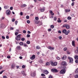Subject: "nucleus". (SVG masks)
<instances>
[{
	"label": "nucleus",
	"mask_w": 78,
	"mask_h": 78,
	"mask_svg": "<svg viewBox=\"0 0 78 78\" xmlns=\"http://www.w3.org/2000/svg\"><path fill=\"white\" fill-rule=\"evenodd\" d=\"M63 68V69H62L60 72V74H64L66 72V69H67L66 67L64 66Z\"/></svg>",
	"instance_id": "obj_1"
},
{
	"label": "nucleus",
	"mask_w": 78,
	"mask_h": 78,
	"mask_svg": "<svg viewBox=\"0 0 78 78\" xmlns=\"http://www.w3.org/2000/svg\"><path fill=\"white\" fill-rule=\"evenodd\" d=\"M50 63L51 66H57V64H58L57 62H53L52 61H50Z\"/></svg>",
	"instance_id": "obj_2"
},
{
	"label": "nucleus",
	"mask_w": 78,
	"mask_h": 78,
	"mask_svg": "<svg viewBox=\"0 0 78 78\" xmlns=\"http://www.w3.org/2000/svg\"><path fill=\"white\" fill-rule=\"evenodd\" d=\"M68 59L69 60V63H71V64H73V59L72 58L70 57H68Z\"/></svg>",
	"instance_id": "obj_3"
},
{
	"label": "nucleus",
	"mask_w": 78,
	"mask_h": 78,
	"mask_svg": "<svg viewBox=\"0 0 78 78\" xmlns=\"http://www.w3.org/2000/svg\"><path fill=\"white\" fill-rule=\"evenodd\" d=\"M20 36H21V34L18 35L16 37V39L17 41H20Z\"/></svg>",
	"instance_id": "obj_4"
},
{
	"label": "nucleus",
	"mask_w": 78,
	"mask_h": 78,
	"mask_svg": "<svg viewBox=\"0 0 78 78\" xmlns=\"http://www.w3.org/2000/svg\"><path fill=\"white\" fill-rule=\"evenodd\" d=\"M11 12L10 11V10H7L6 12V14L7 15H10L11 14Z\"/></svg>",
	"instance_id": "obj_5"
},
{
	"label": "nucleus",
	"mask_w": 78,
	"mask_h": 78,
	"mask_svg": "<svg viewBox=\"0 0 78 78\" xmlns=\"http://www.w3.org/2000/svg\"><path fill=\"white\" fill-rule=\"evenodd\" d=\"M51 71L53 73L58 72V70L57 69H51Z\"/></svg>",
	"instance_id": "obj_6"
},
{
	"label": "nucleus",
	"mask_w": 78,
	"mask_h": 78,
	"mask_svg": "<svg viewBox=\"0 0 78 78\" xmlns=\"http://www.w3.org/2000/svg\"><path fill=\"white\" fill-rule=\"evenodd\" d=\"M62 28L66 27L67 29H69V26L67 24H64L62 27Z\"/></svg>",
	"instance_id": "obj_7"
},
{
	"label": "nucleus",
	"mask_w": 78,
	"mask_h": 78,
	"mask_svg": "<svg viewBox=\"0 0 78 78\" xmlns=\"http://www.w3.org/2000/svg\"><path fill=\"white\" fill-rule=\"evenodd\" d=\"M43 73L46 75H48L49 73V72L47 70H45L43 71Z\"/></svg>",
	"instance_id": "obj_8"
},
{
	"label": "nucleus",
	"mask_w": 78,
	"mask_h": 78,
	"mask_svg": "<svg viewBox=\"0 0 78 78\" xmlns=\"http://www.w3.org/2000/svg\"><path fill=\"white\" fill-rule=\"evenodd\" d=\"M36 58V56L35 55H33L30 58V59L33 60V59H34Z\"/></svg>",
	"instance_id": "obj_9"
},
{
	"label": "nucleus",
	"mask_w": 78,
	"mask_h": 78,
	"mask_svg": "<svg viewBox=\"0 0 78 78\" xmlns=\"http://www.w3.org/2000/svg\"><path fill=\"white\" fill-rule=\"evenodd\" d=\"M35 75H36V72H34L33 73H32L31 74V76H32L33 77H34V76H35Z\"/></svg>",
	"instance_id": "obj_10"
},
{
	"label": "nucleus",
	"mask_w": 78,
	"mask_h": 78,
	"mask_svg": "<svg viewBox=\"0 0 78 78\" xmlns=\"http://www.w3.org/2000/svg\"><path fill=\"white\" fill-rule=\"evenodd\" d=\"M22 75H23V76H27V74H26V73H25V72L24 71H22Z\"/></svg>",
	"instance_id": "obj_11"
},
{
	"label": "nucleus",
	"mask_w": 78,
	"mask_h": 78,
	"mask_svg": "<svg viewBox=\"0 0 78 78\" xmlns=\"http://www.w3.org/2000/svg\"><path fill=\"white\" fill-rule=\"evenodd\" d=\"M48 49H50V50H54L55 49V48L52 47L51 46H48Z\"/></svg>",
	"instance_id": "obj_12"
},
{
	"label": "nucleus",
	"mask_w": 78,
	"mask_h": 78,
	"mask_svg": "<svg viewBox=\"0 0 78 78\" xmlns=\"http://www.w3.org/2000/svg\"><path fill=\"white\" fill-rule=\"evenodd\" d=\"M72 45L75 47V41H72Z\"/></svg>",
	"instance_id": "obj_13"
},
{
	"label": "nucleus",
	"mask_w": 78,
	"mask_h": 78,
	"mask_svg": "<svg viewBox=\"0 0 78 78\" xmlns=\"http://www.w3.org/2000/svg\"><path fill=\"white\" fill-rule=\"evenodd\" d=\"M66 62H62V66H66Z\"/></svg>",
	"instance_id": "obj_14"
},
{
	"label": "nucleus",
	"mask_w": 78,
	"mask_h": 78,
	"mask_svg": "<svg viewBox=\"0 0 78 78\" xmlns=\"http://www.w3.org/2000/svg\"><path fill=\"white\" fill-rule=\"evenodd\" d=\"M16 49L18 50H19L21 49V47L20 46H18L16 48Z\"/></svg>",
	"instance_id": "obj_15"
},
{
	"label": "nucleus",
	"mask_w": 78,
	"mask_h": 78,
	"mask_svg": "<svg viewBox=\"0 0 78 78\" xmlns=\"http://www.w3.org/2000/svg\"><path fill=\"white\" fill-rule=\"evenodd\" d=\"M27 6L26 4H24L21 5V8H24L25 7H26V6Z\"/></svg>",
	"instance_id": "obj_16"
},
{
	"label": "nucleus",
	"mask_w": 78,
	"mask_h": 78,
	"mask_svg": "<svg viewBox=\"0 0 78 78\" xmlns=\"http://www.w3.org/2000/svg\"><path fill=\"white\" fill-rule=\"evenodd\" d=\"M45 11V7H43V9H40V11L41 12H44Z\"/></svg>",
	"instance_id": "obj_17"
},
{
	"label": "nucleus",
	"mask_w": 78,
	"mask_h": 78,
	"mask_svg": "<svg viewBox=\"0 0 78 78\" xmlns=\"http://www.w3.org/2000/svg\"><path fill=\"white\" fill-rule=\"evenodd\" d=\"M67 58V56L66 55H64L63 56V57H62V59H66Z\"/></svg>",
	"instance_id": "obj_18"
},
{
	"label": "nucleus",
	"mask_w": 78,
	"mask_h": 78,
	"mask_svg": "<svg viewBox=\"0 0 78 78\" xmlns=\"http://www.w3.org/2000/svg\"><path fill=\"white\" fill-rule=\"evenodd\" d=\"M15 65L14 63H13V64H12V69H14V68H15Z\"/></svg>",
	"instance_id": "obj_19"
},
{
	"label": "nucleus",
	"mask_w": 78,
	"mask_h": 78,
	"mask_svg": "<svg viewBox=\"0 0 78 78\" xmlns=\"http://www.w3.org/2000/svg\"><path fill=\"white\" fill-rule=\"evenodd\" d=\"M49 12L51 16H53V15H54V13L53 12H52V11H50Z\"/></svg>",
	"instance_id": "obj_20"
},
{
	"label": "nucleus",
	"mask_w": 78,
	"mask_h": 78,
	"mask_svg": "<svg viewBox=\"0 0 78 78\" xmlns=\"http://www.w3.org/2000/svg\"><path fill=\"white\" fill-rule=\"evenodd\" d=\"M69 33H70V30H68L65 33V34H66V35H68Z\"/></svg>",
	"instance_id": "obj_21"
},
{
	"label": "nucleus",
	"mask_w": 78,
	"mask_h": 78,
	"mask_svg": "<svg viewBox=\"0 0 78 78\" xmlns=\"http://www.w3.org/2000/svg\"><path fill=\"white\" fill-rule=\"evenodd\" d=\"M66 32H67V30H66V29H64V30H63L62 32L63 33H66Z\"/></svg>",
	"instance_id": "obj_22"
},
{
	"label": "nucleus",
	"mask_w": 78,
	"mask_h": 78,
	"mask_svg": "<svg viewBox=\"0 0 78 78\" xmlns=\"http://www.w3.org/2000/svg\"><path fill=\"white\" fill-rule=\"evenodd\" d=\"M65 11L66 12H70V10L66 9L65 10Z\"/></svg>",
	"instance_id": "obj_23"
},
{
	"label": "nucleus",
	"mask_w": 78,
	"mask_h": 78,
	"mask_svg": "<svg viewBox=\"0 0 78 78\" xmlns=\"http://www.w3.org/2000/svg\"><path fill=\"white\" fill-rule=\"evenodd\" d=\"M74 58L75 59H78V56L76 55L75 56Z\"/></svg>",
	"instance_id": "obj_24"
},
{
	"label": "nucleus",
	"mask_w": 78,
	"mask_h": 78,
	"mask_svg": "<svg viewBox=\"0 0 78 78\" xmlns=\"http://www.w3.org/2000/svg\"><path fill=\"white\" fill-rule=\"evenodd\" d=\"M23 45L24 47H28L27 44H25V43H24V44H23Z\"/></svg>",
	"instance_id": "obj_25"
},
{
	"label": "nucleus",
	"mask_w": 78,
	"mask_h": 78,
	"mask_svg": "<svg viewBox=\"0 0 78 78\" xmlns=\"http://www.w3.org/2000/svg\"><path fill=\"white\" fill-rule=\"evenodd\" d=\"M75 73H78V68L76 69L75 71Z\"/></svg>",
	"instance_id": "obj_26"
},
{
	"label": "nucleus",
	"mask_w": 78,
	"mask_h": 78,
	"mask_svg": "<svg viewBox=\"0 0 78 78\" xmlns=\"http://www.w3.org/2000/svg\"><path fill=\"white\" fill-rule=\"evenodd\" d=\"M36 49H41V47L39 46H37L36 47Z\"/></svg>",
	"instance_id": "obj_27"
},
{
	"label": "nucleus",
	"mask_w": 78,
	"mask_h": 78,
	"mask_svg": "<svg viewBox=\"0 0 78 78\" xmlns=\"http://www.w3.org/2000/svg\"><path fill=\"white\" fill-rule=\"evenodd\" d=\"M8 8H9V7H8V5L5 6H4V8H5V9H8Z\"/></svg>",
	"instance_id": "obj_28"
},
{
	"label": "nucleus",
	"mask_w": 78,
	"mask_h": 78,
	"mask_svg": "<svg viewBox=\"0 0 78 78\" xmlns=\"http://www.w3.org/2000/svg\"><path fill=\"white\" fill-rule=\"evenodd\" d=\"M19 44L20 45H23V43L22 42H20Z\"/></svg>",
	"instance_id": "obj_29"
},
{
	"label": "nucleus",
	"mask_w": 78,
	"mask_h": 78,
	"mask_svg": "<svg viewBox=\"0 0 78 78\" xmlns=\"http://www.w3.org/2000/svg\"><path fill=\"white\" fill-rule=\"evenodd\" d=\"M21 40L22 41H24L25 40V39L24 38H22L21 39Z\"/></svg>",
	"instance_id": "obj_30"
},
{
	"label": "nucleus",
	"mask_w": 78,
	"mask_h": 78,
	"mask_svg": "<svg viewBox=\"0 0 78 78\" xmlns=\"http://www.w3.org/2000/svg\"><path fill=\"white\" fill-rule=\"evenodd\" d=\"M75 78H78V74H76L75 75Z\"/></svg>",
	"instance_id": "obj_31"
},
{
	"label": "nucleus",
	"mask_w": 78,
	"mask_h": 78,
	"mask_svg": "<svg viewBox=\"0 0 78 78\" xmlns=\"http://www.w3.org/2000/svg\"><path fill=\"white\" fill-rule=\"evenodd\" d=\"M49 65H50V63H49V62H47L46 63V66H49Z\"/></svg>",
	"instance_id": "obj_32"
},
{
	"label": "nucleus",
	"mask_w": 78,
	"mask_h": 78,
	"mask_svg": "<svg viewBox=\"0 0 78 78\" xmlns=\"http://www.w3.org/2000/svg\"><path fill=\"white\" fill-rule=\"evenodd\" d=\"M71 17L70 16H69L67 18V19H68V20H71Z\"/></svg>",
	"instance_id": "obj_33"
},
{
	"label": "nucleus",
	"mask_w": 78,
	"mask_h": 78,
	"mask_svg": "<svg viewBox=\"0 0 78 78\" xmlns=\"http://www.w3.org/2000/svg\"><path fill=\"white\" fill-rule=\"evenodd\" d=\"M26 18L27 19H29L30 18V16H26Z\"/></svg>",
	"instance_id": "obj_34"
},
{
	"label": "nucleus",
	"mask_w": 78,
	"mask_h": 78,
	"mask_svg": "<svg viewBox=\"0 0 78 78\" xmlns=\"http://www.w3.org/2000/svg\"><path fill=\"white\" fill-rule=\"evenodd\" d=\"M27 44H30V41H27Z\"/></svg>",
	"instance_id": "obj_35"
},
{
	"label": "nucleus",
	"mask_w": 78,
	"mask_h": 78,
	"mask_svg": "<svg viewBox=\"0 0 78 78\" xmlns=\"http://www.w3.org/2000/svg\"><path fill=\"white\" fill-rule=\"evenodd\" d=\"M35 19L37 20H38L39 19V18H38L37 17H35Z\"/></svg>",
	"instance_id": "obj_36"
},
{
	"label": "nucleus",
	"mask_w": 78,
	"mask_h": 78,
	"mask_svg": "<svg viewBox=\"0 0 78 78\" xmlns=\"http://www.w3.org/2000/svg\"><path fill=\"white\" fill-rule=\"evenodd\" d=\"M27 37H30V35L28 34L27 35Z\"/></svg>",
	"instance_id": "obj_37"
},
{
	"label": "nucleus",
	"mask_w": 78,
	"mask_h": 78,
	"mask_svg": "<svg viewBox=\"0 0 78 78\" xmlns=\"http://www.w3.org/2000/svg\"><path fill=\"white\" fill-rule=\"evenodd\" d=\"M41 76H45V75L44 74L42 73L41 74Z\"/></svg>",
	"instance_id": "obj_38"
},
{
	"label": "nucleus",
	"mask_w": 78,
	"mask_h": 78,
	"mask_svg": "<svg viewBox=\"0 0 78 78\" xmlns=\"http://www.w3.org/2000/svg\"><path fill=\"white\" fill-rule=\"evenodd\" d=\"M66 50H67V48H65L63 49V50H64V51H66Z\"/></svg>",
	"instance_id": "obj_39"
},
{
	"label": "nucleus",
	"mask_w": 78,
	"mask_h": 78,
	"mask_svg": "<svg viewBox=\"0 0 78 78\" xmlns=\"http://www.w3.org/2000/svg\"><path fill=\"white\" fill-rule=\"evenodd\" d=\"M57 22H58V23H61V20H59L57 21Z\"/></svg>",
	"instance_id": "obj_40"
},
{
	"label": "nucleus",
	"mask_w": 78,
	"mask_h": 78,
	"mask_svg": "<svg viewBox=\"0 0 78 78\" xmlns=\"http://www.w3.org/2000/svg\"><path fill=\"white\" fill-rule=\"evenodd\" d=\"M3 72H5V70H3L1 71V72H0V74H2V73H3Z\"/></svg>",
	"instance_id": "obj_41"
},
{
	"label": "nucleus",
	"mask_w": 78,
	"mask_h": 78,
	"mask_svg": "<svg viewBox=\"0 0 78 78\" xmlns=\"http://www.w3.org/2000/svg\"><path fill=\"white\" fill-rule=\"evenodd\" d=\"M56 19H57V18H56V17H54V20L55 21H56Z\"/></svg>",
	"instance_id": "obj_42"
},
{
	"label": "nucleus",
	"mask_w": 78,
	"mask_h": 78,
	"mask_svg": "<svg viewBox=\"0 0 78 78\" xmlns=\"http://www.w3.org/2000/svg\"><path fill=\"white\" fill-rule=\"evenodd\" d=\"M22 68L23 69H25V65H23L22 66Z\"/></svg>",
	"instance_id": "obj_43"
},
{
	"label": "nucleus",
	"mask_w": 78,
	"mask_h": 78,
	"mask_svg": "<svg viewBox=\"0 0 78 78\" xmlns=\"http://www.w3.org/2000/svg\"><path fill=\"white\" fill-rule=\"evenodd\" d=\"M35 24H37L39 23V22H38V21H36L35 22Z\"/></svg>",
	"instance_id": "obj_44"
},
{
	"label": "nucleus",
	"mask_w": 78,
	"mask_h": 78,
	"mask_svg": "<svg viewBox=\"0 0 78 78\" xmlns=\"http://www.w3.org/2000/svg\"><path fill=\"white\" fill-rule=\"evenodd\" d=\"M27 23H30V21L29 20H27Z\"/></svg>",
	"instance_id": "obj_45"
},
{
	"label": "nucleus",
	"mask_w": 78,
	"mask_h": 78,
	"mask_svg": "<svg viewBox=\"0 0 78 78\" xmlns=\"http://www.w3.org/2000/svg\"><path fill=\"white\" fill-rule=\"evenodd\" d=\"M26 31L25 30H23V33L25 34V33H26Z\"/></svg>",
	"instance_id": "obj_46"
},
{
	"label": "nucleus",
	"mask_w": 78,
	"mask_h": 78,
	"mask_svg": "<svg viewBox=\"0 0 78 78\" xmlns=\"http://www.w3.org/2000/svg\"><path fill=\"white\" fill-rule=\"evenodd\" d=\"M48 31H51V28H49L48 29Z\"/></svg>",
	"instance_id": "obj_47"
},
{
	"label": "nucleus",
	"mask_w": 78,
	"mask_h": 78,
	"mask_svg": "<svg viewBox=\"0 0 78 78\" xmlns=\"http://www.w3.org/2000/svg\"><path fill=\"white\" fill-rule=\"evenodd\" d=\"M51 27L52 28H54V26H53V25H51Z\"/></svg>",
	"instance_id": "obj_48"
},
{
	"label": "nucleus",
	"mask_w": 78,
	"mask_h": 78,
	"mask_svg": "<svg viewBox=\"0 0 78 78\" xmlns=\"http://www.w3.org/2000/svg\"><path fill=\"white\" fill-rule=\"evenodd\" d=\"M57 59H58V60H59L60 59V58L58 56L57 57Z\"/></svg>",
	"instance_id": "obj_49"
},
{
	"label": "nucleus",
	"mask_w": 78,
	"mask_h": 78,
	"mask_svg": "<svg viewBox=\"0 0 78 78\" xmlns=\"http://www.w3.org/2000/svg\"><path fill=\"white\" fill-rule=\"evenodd\" d=\"M58 38L60 40L62 39V37L61 36L59 37Z\"/></svg>",
	"instance_id": "obj_50"
},
{
	"label": "nucleus",
	"mask_w": 78,
	"mask_h": 78,
	"mask_svg": "<svg viewBox=\"0 0 78 78\" xmlns=\"http://www.w3.org/2000/svg\"><path fill=\"white\" fill-rule=\"evenodd\" d=\"M2 37L3 39H5V37L3 36H2Z\"/></svg>",
	"instance_id": "obj_51"
},
{
	"label": "nucleus",
	"mask_w": 78,
	"mask_h": 78,
	"mask_svg": "<svg viewBox=\"0 0 78 78\" xmlns=\"http://www.w3.org/2000/svg\"><path fill=\"white\" fill-rule=\"evenodd\" d=\"M10 10H12V9H13V7H11L10 8Z\"/></svg>",
	"instance_id": "obj_52"
},
{
	"label": "nucleus",
	"mask_w": 78,
	"mask_h": 78,
	"mask_svg": "<svg viewBox=\"0 0 78 78\" xmlns=\"http://www.w3.org/2000/svg\"><path fill=\"white\" fill-rule=\"evenodd\" d=\"M18 34H19V33L18 32H16L15 33V34L16 36H17Z\"/></svg>",
	"instance_id": "obj_53"
},
{
	"label": "nucleus",
	"mask_w": 78,
	"mask_h": 78,
	"mask_svg": "<svg viewBox=\"0 0 78 78\" xmlns=\"http://www.w3.org/2000/svg\"><path fill=\"white\" fill-rule=\"evenodd\" d=\"M7 58L9 59V58H11V56H10L9 55H8L7 56Z\"/></svg>",
	"instance_id": "obj_54"
},
{
	"label": "nucleus",
	"mask_w": 78,
	"mask_h": 78,
	"mask_svg": "<svg viewBox=\"0 0 78 78\" xmlns=\"http://www.w3.org/2000/svg\"><path fill=\"white\" fill-rule=\"evenodd\" d=\"M28 34H31V32L30 31H27Z\"/></svg>",
	"instance_id": "obj_55"
},
{
	"label": "nucleus",
	"mask_w": 78,
	"mask_h": 78,
	"mask_svg": "<svg viewBox=\"0 0 78 78\" xmlns=\"http://www.w3.org/2000/svg\"><path fill=\"white\" fill-rule=\"evenodd\" d=\"M12 22H14L15 21V19H13L12 20Z\"/></svg>",
	"instance_id": "obj_56"
},
{
	"label": "nucleus",
	"mask_w": 78,
	"mask_h": 78,
	"mask_svg": "<svg viewBox=\"0 0 78 78\" xmlns=\"http://www.w3.org/2000/svg\"><path fill=\"white\" fill-rule=\"evenodd\" d=\"M15 24L16 25H17V21H15Z\"/></svg>",
	"instance_id": "obj_57"
},
{
	"label": "nucleus",
	"mask_w": 78,
	"mask_h": 78,
	"mask_svg": "<svg viewBox=\"0 0 78 78\" xmlns=\"http://www.w3.org/2000/svg\"><path fill=\"white\" fill-rule=\"evenodd\" d=\"M58 33H60V34H61V31L60 30H59L58 31Z\"/></svg>",
	"instance_id": "obj_58"
},
{
	"label": "nucleus",
	"mask_w": 78,
	"mask_h": 78,
	"mask_svg": "<svg viewBox=\"0 0 78 78\" xmlns=\"http://www.w3.org/2000/svg\"><path fill=\"white\" fill-rule=\"evenodd\" d=\"M10 30H14V28L13 27H11L10 28Z\"/></svg>",
	"instance_id": "obj_59"
},
{
	"label": "nucleus",
	"mask_w": 78,
	"mask_h": 78,
	"mask_svg": "<svg viewBox=\"0 0 78 78\" xmlns=\"http://www.w3.org/2000/svg\"><path fill=\"white\" fill-rule=\"evenodd\" d=\"M76 63H78V60H76L75 61Z\"/></svg>",
	"instance_id": "obj_60"
},
{
	"label": "nucleus",
	"mask_w": 78,
	"mask_h": 78,
	"mask_svg": "<svg viewBox=\"0 0 78 78\" xmlns=\"http://www.w3.org/2000/svg\"><path fill=\"white\" fill-rule=\"evenodd\" d=\"M77 50L76 51H77V53H78V47H77Z\"/></svg>",
	"instance_id": "obj_61"
},
{
	"label": "nucleus",
	"mask_w": 78,
	"mask_h": 78,
	"mask_svg": "<svg viewBox=\"0 0 78 78\" xmlns=\"http://www.w3.org/2000/svg\"><path fill=\"white\" fill-rule=\"evenodd\" d=\"M39 62H41V63H42V62H43V61H42V60H40L39 61Z\"/></svg>",
	"instance_id": "obj_62"
},
{
	"label": "nucleus",
	"mask_w": 78,
	"mask_h": 78,
	"mask_svg": "<svg viewBox=\"0 0 78 78\" xmlns=\"http://www.w3.org/2000/svg\"><path fill=\"white\" fill-rule=\"evenodd\" d=\"M52 77L51 76H49V78H52Z\"/></svg>",
	"instance_id": "obj_63"
},
{
	"label": "nucleus",
	"mask_w": 78,
	"mask_h": 78,
	"mask_svg": "<svg viewBox=\"0 0 78 78\" xmlns=\"http://www.w3.org/2000/svg\"><path fill=\"white\" fill-rule=\"evenodd\" d=\"M3 78H7V77L6 76H3Z\"/></svg>",
	"instance_id": "obj_64"
}]
</instances>
